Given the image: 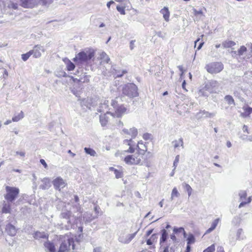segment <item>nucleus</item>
<instances>
[{"instance_id": "f257e3e1", "label": "nucleus", "mask_w": 252, "mask_h": 252, "mask_svg": "<svg viewBox=\"0 0 252 252\" xmlns=\"http://www.w3.org/2000/svg\"><path fill=\"white\" fill-rule=\"evenodd\" d=\"M58 241L60 247L57 252H68L74 249V238L71 234L60 235Z\"/></svg>"}, {"instance_id": "f03ea898", "label": "nucleus", "mask_w": 252, "mask_h": 252, "mask_svg": "<svg viewBox=\"0 0 252 252\" xmlns=\"http://www.w3.org/2000/svg\"><path fill=\"white\" fill-rule=\"evenodd\" d=\"M123 144L129 147L128 149L125 150L124 152L128 153H133L135 150H137V153H139L142 157L147 150V146L142 140L139 141L138 142L136 147H135V143L132 139L125 140L124 141Z\"/></svg>"}, {"instance_id": "7ed1b4c3", "label": "nucleus", "mask_w": 252, "mask_h": 252, "mask_svg": "<svg viewBox=\"0 0 252 252\" xmlns=\"http://www.w3.org/2000/svg\"><path fill=\"white\" fill-rule=\"evenodd\" d=\"M94 56V51L92 49H89L79 53L73 59V61L78 63H88Z\"/></svg>"}, {"instance_id": "20e7f679", "label": "nucleus", "mask_w": 252, "mask_h": 252, "mask_svg": "<svg viewBox=\"0 0 252 252\" xmlns=\"http://www.w3.org/2000/svg\"><path fill=\"white\" fill-rule=\"evenodd\" d=\"M111 106L114 109V112L110 111V114L113 117H121L126 113V108L123 105H120L116 99H112Z\"/></svg>"}, {"instance_id": "39448f33", "label": "nucleus", "mask_w": 252, "mask_h": 252, "mask_svg": "<svg viewBox=\"0 0 252 252\" xmlns=\"http://www.w3.org/2000/svg\"><path fill=\"white\" fill-rule=\"evenodd\" d=\"M123 94L129 97L133 98L138 95L137 87L133 83H128L125 85L122 89Z\"/></svg>"}, {"instance_id": "423d86ee", "label": "nucleus", "mask_w": 252, "mask_h": 252, "mask_svg": "<svg viewBox=\"0 0 252 252\" xmlns=\"http://www.w3.org/2000/svg\"><path fill=\"white\" fill-rule=\"evenodd\" d=\"M5 190L4 198L6 201L11 202H13L16 199L20 192L18 188L8 186L5 187Z\"/></svg>"}, {"instance_id": "0eeeda50", "label": "nucleus", "mask_w": 252, "mask_h": 252, "mask_svg": "<svg viewBox=\"0 0 252 252\" xmlns=\"http://www.w3.org/2000/svg\"><path fill=\"white\" fill-rule=\"evenodd\" d=\"M143 157L139 153L126 156L124 158V161L128 165H137L141 163Z\"/></svg>"}, {"instance_id": "6e6552de", "label": "nucleus", "mask_w": 252, "mask_h": 252, "mask_svg": "<svg viewBox=\"0 0 252 252\" xmlns=\"http://www.w3.org/2000/svg\"><path fill=\"white\" fill-rule=\"evenodd\" d=\"M205 69L211 74L220 72L223 69V65L220 62L211 63L206 64Z\"/></svg>"}, {"instance_id": "1a4fd4ad", "label": "nucleus", "mask_w": 252, "mask_h": 252, "mask_svg": "<svg viewBox=\"0 0 252 252\" xmlns=\"http://www.w3.org/2000/svg\"><path fill=\"white\" fill-rule=\"evenodd\" d=\"M60 218L67 220V224L65 226L66 229L69 230L74 228L75 225L71 222V220H73V218L71 216V212L70 211H63L60 215Z\"/></svg>"}, {"instance_id": "9d476101", "label": "nucleus", "mask_w": 252, "mask_h": 252, "mask_svg": "<svg viewBox=\"0 0 252 252\" xmlns=\"http://www.w3.org/2000/svg\"><path fill=\"white\" fill-rule=\"evenodd\" d=\"M52 184L54 188L59 191L64 188L67 185L66 181L61 177H58L54 179L52 181Z\"/></svg>"}, {"instance_id": "9b49d317", "label": "nucleus", "mask_w": 252, "mask_h": 252, "mask_svg": "<svg viewBox=\"0 0 252 252\" xmlns=\"http://www.w3.org/2000/svg\"><path fill=\"white\" fill-rule=\"evenodd\" d=\"M21 5L26 8H32L36 5L40 0H20Z\"/></svg>"}, {"instance_id": "f8f14e48", "label": "nucleus", "mask_w": 252, "mask_h": 252, "mask_svg": "<svg viewBox=\"0 0 252 252\" xmlns=\"http://www.w3.org/2000/svg\"><path fill=\"white\" fill-rule=\"evenodd\" d=\"M32 54L35 58H39L41 56V53L45 51L44 47L40 45L34 46L33 49L31 50Z\"/></svg>"}, {"instance_id": "ddd939ff", "label": "nucleus", "mask_w": 252, "mask_h": 252, "mask_svg": "<svg viewBox=\"0 0 252 252\" xmlns=\"http://www.w3.org/2000/svg\"><path fill=\"white\" fill-rule=\"evenodd\" d=\"M109 101L107 100H102L101 102L99 104V106L97 108V111L100 113H106L107 114H110L109 111H108Z\"/></svg>"}, {"instance_id": "4468645a", "label": "nucleus", "mask_w": 252, "mask_h": 252, "mask_svg": "<svg viewBox=\"0 0 252 252\" xmlns=\"http://www.w3.org/2000/svg\"><path fill=\"white\" fill-rule=\"evenodd\" d=\"M137 232L132 234H129L126 236H121L119 238V241L124 244H128L135 236Z\"/></svg>"}, {"instance_id": "2eb2a0df", "label": "nucleus", "mask_w": 252, "mask_h": 252, "mask_svg": "<svg viewBox=\"0 0 252 252\" xmlns=\"http://www.w3.org/2000/svg\"><path fill=\"white\" fill-rule=\"evenodd\" d=\"M215 113H209L208 111L205 110H201L199 112L197 113L196 117L197 119H202L205 118H211L215 116Z\"/></svg>"}, {"instance_id": "dca6fc26", "label": "nucleus", "mask_w": 252, "mask_h": 252, "mask_svg": "<svg viewBox=\"0 0 252 252\" xmlns=\"http://www.w3.org/2000/svg\"><path fill=\"white\" fill-rule=\"evenodd\" d=\"M123 132L125 134L129 135L131 137L130 139L135 138L138 134L137 129L135 127L129 129L125 128L123 130Z\"/></svg>"}, {"instance_id": "f3484780", "label": "nucleus", "mask_w": 252, "mask_h": 252, "mask_svg": "<svg viewBox=\"0 0 252 252\" xmlns=\"http://www.w3.org/2000/svg\"><path fill=\"white\" fill-rule=\"evenodd\" d=\"M5 231L10 236H14L17 233L16 228L10 223H8L6 225Z\"/></svg>"}, {"instance_id": "a211bd4d", "label": "nucleus", "mask_w": 252, "mask_h": 252, "mask_svg": "<svg viewBox=\"0 0 252 252\" xmlns=\"http://www.w3.org/2000/svg\"><path fill=\"white\" fill-rule=\"evenodd\" d=\"M176 248L175 245L163 246L160 245L158 252H175Z\"/></svg>"}, {"instance_id": "6ab92c4d", "label": "nucleus", "mask_w": 252, "mask_h": 252, "mask_svg": "<svg viewBox=\"0 0 252 252\" xmlns=\"http://www.w3.org/2000/svg\"><path fill=\"white\" fill-rule=\"evenodd\" d=\"M46 251L48 252H56L55 246L53 243L47 242L44 243Z\"/></svg>"}, {"instance_id": "aec40b11", "label": "nucleus", "mask_w": 252, "mask_h": 252, "mask_svg": "<svg viewBox=\"0 0 252 252\" xmlns=\"http://www.w3.org/2000/svg\"><path fill=\"white\" fill-rule=\"evenodd\" d=\"M79 202V198L77 195L74 196V202L72 206L73 209H74V211L79 212L80 213H82V208L81 206L80 205Z\"/></svg>"}, {"instance_id": "412c9836", "label": "nucleus", "mask_w": 252, "mask_h": 252, "mask_svg": "<svg viewBox=\"0 0 252 252\" xmlns=\"http://www.w3.org/2000/svg\"><path fill=\"white\" fill-rule=\"evenodd\" d=\"M12 202L7 201L4 202L3 204L2 212L3 213H10L11 206Z\"/></svg>"}, {"instance_id": "4be33fe9", "label": "nucleus", "mask_w": 252, "mask_h": 252, "mask_svg": "<svg viewBox=\"0 0 252 252\" xmlns=\"http://www.w3.org/2000/svg\"><path fill=\"white\" fill-rule=\"evenodd\" d=\"M42 184L40 186V188L42 189H47L50 187V179L48 178H44L42 180Z\"/></svg>"}, {"instance_id": "5701e85b", "label": "nucleus", "mask_w": 252, "mask_h": 252, "mask_svg": "<svg viewBox=\"0 0 252 252\" xmlns=\"http://www.w3.org/2000/svg\"><path fill=\"white\" fill-rule=\"evenodd\" d=\"M160 13L163 15V17L166 22L169 21L170 12L167 7H164L160 10Z\"/></svg>"}, {"instance_id": "b1692460", "label": "nucleus", "mask_w": 252, "mask_h": 252, "mask_svg": "<svg viewBox=\"0 0 252 252\" xmlns=\"http://www.w3.org/2000/svg\"><path fill=\"white\" fill-rule=\"evenodd\" d=\"M109 170L114 171V173L115 175V177L117 179L122 178L123 176V169L121 168H120L119 169H115V168H114L113 167H110L109 168Z\"/></svg>"}, {"instance_id": "393cba45", "label": "nucleus", "mask_w": 252, "mask_h": 252, "mask_svg": "<svg viewBox=\"0 0 252 252\" xmlns=\"http://www.w3.org/2000/svg\"><path fill=\"white\" fill-rule=\"evenodd\" d=\"M96 218H97V216H93L92 214L88 212L83 215V220L86 222H90Z\"/></svg>"}, {"instance_id": "a878e982", "label": "nucleus", "mask_w": 252, "mask_h": 252, "mask_svg": "<svg viewBox=\"0 0 252 252\" xmlns=\"http://www.w3.org/2000/svg\"><path fill=\"white\" fill-rule=\"evenodd\" d=\"M244 112L241 113V116L243 117H249L252 113V108L249 106H244L243 107Z\"/></svg>"}, {"instance_id": "bb28decb", "label": "nucleus", "mask_w": 252, "mask_h": 252, "mask_svg": "<svg viewBox=\"0 0 252 252\" xmlns=\"http://www.w3.org/2000/svg\"><path fill=\"white\" fill-rule=\"evenodd\" d=\"M220 221V219L219 218L215 220L212 223L211 226L206 230V233H209L213 231L218 225Z\"/></svg>"}, {"instance_id": "cd10ccee", "label": "nucleus", "mask_w": 252, "mask_h": 252, "mask_svg": "<svg viewBox=\"0 0 252 252\" xmlns=\"http://www.w3.org/2000/svg\"><path fill=\"white\" fill-rule=\"evenodd\" d=\"M109 114H107L106 113L104 114H101L100 115V122L102 126H105L108 122V117L107 115Z\"/></svg>"}, {"instance_id": "c85d7f7f", "label": "nucleus", "mask_w": 252, "mask_h": 252, "mask_svg": "<svg viewBox=\"0 0 252 252\" xmlns=\"http://www.w3.org/2000/svg\"><path fill=\"white\" fill-rule=\"evenodd\" d=\"M172 144L174 148H177L180 146L184 148V142L182 138H179L178 140H175L172 141Z\"/></svg>"}, {"instance_id": "c756f323", "label": "nucleus", "mask_w": 252, "mask_h": 252, "mask_svg": "<svg viewBox=\"0 0 252 252\" xmlns=\"http://www.w3.org/2000/svg\"><path fill=\"white\" fill-rule=\"evenodd\" d=\"M48 235L45 232H36L33 235V237L36 239L41 238H48Z\"/></svg>"}, {"instance_id": "7c9ffc66", "label": "nucleus", "mask_w": 252, "mask_h": 252, "mask_svg": "<svg viewBox=\"0 0 252 252\" xmlns=\"http://www.w3.org/2000/svg\"><path fill=\"white\" fill-rule=\"evenodd\" d=\"M168 233L166 230L163 229L161 230V237L160 238V245H162V244L165 242L167 238Z\"/></svg>"}, {"instance_id": "2f4dec72", "label": "nucleus", "mask_w": 252, "mask_h": 252, "mask_svg": "<svg viewBox=\"0 0 252 252\" xmlns=\"http://www.w3.org/2000/svg\"><path fill=\"white\" fill-rule=\"evenodd\" d=\"M235 45V42L232 40H225L222 43V45L224 48H230Z\"/></svg>"}, {"instance_id": "473e14b6", "label": "nucleus", "mask_w": 252, "mask_h": 252, "mask_svg": "<svg viewBox=\"0 0 252 252\" xmlns=\"http://www.w3.org/2000/svg\"><path fill=\"white\" fill-rule=\"evenodd\" d=\"M180 195V193L178 191L177 189L174 187L172 190L171 194L170 200L172 201L175 198L179 197Z\"/></svg>"}, {"instance_id": "72a5a7b5", "label": "nucleus", "mask_w": 252, "mask_h": 252, "mask_svg": "<svg viewBox=\"0 0 252 252\" xmlns=\"http://www.w3.org/2000/svg\"><path fill=\"white\" fill-rule=\"evenodd\" d=\"M111 72L115 76V77H122L124 74L127 72L126 70H123L121 72L120 71H118L114 68L112 69Z\"/></svg>"}, {"instance_id": "f704fd0d", "label": "nucleus", "mask_w": 252, "mask_h": 252, "mask_svg": "<svg viewBox=\"0 0 252 252\" xmlns=\"http://www.w3.org/2000/svg\"><path fill=\"white\" fill-rule=\"evenodd\" d=\"M187 246H190V245L193 244L195 242V239L192 234H189L187 239Z\"/></svg>"}, {"instance_id": "c9c22d12", "label": "nucleus", "mask_w": 252, "mask_h": 252, "mask_svg": "<svg viewBox=\"0 0 252 252\" xmlns=\"http://www.w3.org/2000/svg\"><path fill=\"white\" fill-rule=\"evenodd\" d=\"M182 186L183 188L185 189H186V191L188 192L189 196H190L192 193V189L190 185L187 183H184L182 184Z\"/></svg>"}, {"instance_id": "e433bc0d", "label": "nucleus", "mask_w": 252, "mask_h": 252, "mask_svg": "<svg viewBox=\"0 0 252 252\" xmlns=\"http://www.w3.org/2000/svg\"><path fill=\"white\" fill-rule=\"evenodd\" d=\"M233 92L234 95L240 98L241 96V93L242 92H243V90L240 87H236Z\"/></svg>"}, {"instance_id": "4c0bfd02", "label": "nucleus", "mask_w": 252, "mask_h": 252, "mask_svg": "<svg viewBox=\"0 0 252 252\" xmlns=\"http://www.w3.org/2000/svg\"><path fill=\"white\" fill-rule=\"evenodd\" d=\"M24 113L22 111H21V112L17 115V116H15L13 117L12 119V121L14 122H17L21 120L22 118H24Z\"/></svg>"}, {"instance_id": "58836bf2", "label": "nucleus", "mask_w": 252, "mask_h": 252, "mask_svg": "<svg viewBox=\"0 0 252 252\" xmlns=\"http://www.w3.org/2000/svg\"><path fill=\"white\" fill-rule=\"evenodd\" d=\"M84 150L87 154L91 156L94 157L96 155L95 151L92 148L85 147Z\"/></svg>"}, {"instance_id": "ea45409f", "label": "nucleus", "mask_w": 252, "mask_h": 252, "mask_svg": "<svg viewBox=\"0 0 252 252\" xmlns=\"http://www.w3.org/2000/svg\"><path fill=\"white\" fill-rule=\"evenodd\" d=\"M224 99L227 101V103L229 105H235L234 100L232 96L229 95H227L225 96Z\"/></svg>"}, {"instance_id": "a19ab883", "label": "nucleus", "mask_w": 252, "mask_h": 252, "mask_svg": "<svg viewBox=\"0 0 252 252\" xmlns=\"http://www.w3.org/2000/svg\"><path fill=\"white\" fill-rule=\"evenodd\" d=\"M66 67L68 71H72L75 68V65L70 61L67 60L66 62Z\"/></svg>"}, {"instance_id": "79ce46f5", "label": "nucleus", "mask_w": 252, "mask_h": 252, "mask_svg": "<svg viewBox=\"0 0 252 252\" xmlns=\"http://www.w3.org/2000/svg\"><path fill=\"white\" fill-rule=\"evenodd\" d=\"M101 59L103 60L104 62H105L106 63H108L110 61V58L107 56V55L105 52H102L100 54Z\"/></svg>"}, {"instance_id": "37998d69", "label": "nucleus", "mask_w": 252, "mask_h": 252, "mask_svg": "<svg viewBox=\"0 0 252 252\" xmlns=\"http://www.w3.org/2000/svg\"><path fill=\"white\" fill-rule=\"evenodd\" d=\"M7 7L9 9L12 8L13 9H17L18 8V4L17 3H14L12 1H9L7 3Z\"/></svg>"}, {"instance_id": "c03bdc74", "label": "nucleus", "mask_w": 252, "mask_h": 252, "mask_svg": "<svg viewBox=\"0 0 252 252\" xmlns=\"http://www.w3.org/2000/svg\"><path fill=\"white\" fill-rule=\"evenodd\" d=\"M236 239L237 240H241L244 239L243 231L242 229H239L237 231Z\"/></svg>"}, {"instance_id": "a18cd8bd", "label": "nucleus", "mask_w": 252, "mask_h": 252, "mask_svg": "<svg viewBox=\"0 0 252 252\" xmlns=\"http://www.w3.org/2000/svg\"><path fill=\"white\" fill-rule=\"evenodd\" d=\"M247 51V48L245 46H241L238 51V56H241Z\"/></svg>"}, {"instance_id": "49530a36", "label": "nucleus", "mask_w": 252, "mask_h": 252, "mask_svg": "<svg viewBox=\"0 0 252 252\" xmlns=\"http://www.w3.org/2000/svg\"><path fill=\"white\" fill-rule=\"evenodd\" d=\"M239 196L241 200H243L245 199L247 196V193L245 190H240L239 192Z\"/></svg>"}, {"instance_id": "de8ad7c7", "label": "nucleus", "mask_w": 252, "mask_h": 252, "mask_svg": "<svg viewBox=\"0 0 252 252\" xmlns=\"http://www.w3.org/2000/svg\"><path fill=\"white\" fill-rule=\"evenodd\" d=\"M32 55V52L30 51L28 53L23 54L22 55V59L24 61H26Z\"/></svg>"}, {"instance_id": "09e8293b", "label": "nucleus", "mask_w": 252, "mask_h": 252, "mask_svg": "<svg viewBox=\"0 0 252 252\" xmlns=\"http://www.w3.org/2000/svg\"><path fill=\"white\" fill-rule=\"evenodd\" d=\"M156 238V234H153L152 235L151 238L148 239L146 241L147 244L148 245H152L153 244V242Z\"/></svg>"}, {"instance_id": "8fccbe9b", "label": "nucleus", "mask_w": 252, "mask_h": 252, "mask_svg": "<svg viewBox=\"0 0 252 252\" xmlns=\"http://www.w3.org/2000/svg\"><path fill=\"white\" fill-rule=\"evenodd\" d=\"M179 159L180 156L177 155L173 162V167L174 168V169H176L177 166H178V163L179 162Z\"/></svg>"}, {"instance_id": "3c124183", "label": "nucleus", "mask_w": 252, "mask_h": 252, "mask_svg": "<svg viewBox=\"0 0 252 252\" xmlns=\"http://www.w3.org/2000/svg\"><path fill=\"white\" fill-rule=\"evenodd\" d=\"M215 250V245L213 244L206 249L204 250L203 252H214Z\"/></svg>"}, {"instance_id": "603ef678", "label": "nucleus", "mask_w": 252, "mask_h": 252, "mask_svg": "<svg viewBox=\"0 0 252 252\" xmlns=\"http://www.w3.org/2000/svg\"><path fill=\"white\" fill-rule=\"evenodd\" d=\"M90 76L85 75L83 78L79 79V81L82 83H87L89 81Z\"/></svg>"}, {"instance_id": "864d4df0", "label": "nucleus", "mask_w": 252, "mask_h": 252, "mask_svg": "<svg viewBox=\"0 0 252 252\" xmlns=\"http://www.w3.org/2000/svg\"><path fill=\"white\" fill-rule=\"evenodd\" d=\"M173 232L174 233H183V232H184V229L183 227H174L173 229Z\"/></svg>"}, {"instance_id": "5fc2aeb1", "label": "nucleus", "mask_w": 252, "mask_h": 252, "mask_svg": "<svg viewBox=\"0 0 252 252\" xmlns=\"http://www.w3.org/2000/svg\"><path fill=\"white\" fill-rule=\"evenodd\" d=\"M117 10L122 15H125L126 14V12H125V7H122V6H117Z\"/></svg>"}, {"instance_id": "6e6d98bb", "label": "nucleus", "mask_w": 252, "mask_h": 252, "mask_svg": "<svg viewBox=\"0 0 252 252\" xmlns=\"http://www.w3.org/2000/svg\"><path fill=\"white\" fill-rule=\"evenodd\" d=\"M193 13L194 15L196 16L198 15L203 16V13L202 10H197L195 9H193Z\"/></svg>"}, {"instance_id": "4d7b16f0", "label": "nucleus", "mask_w": 252, "mask_h": 252, "mask_svg": "<svg viewBox=\"0 0 252 252\" xmlns=\"http://www.w3.org/2000/svg\"><path fill=\"white\" fill-rule=\"evenodd\" d=\"M100 210V208L98 206H97V205L95 206V207L94 208V211L95 213V216H97V218L98 217V216L99 214Z\"/></svg>"}, {"instance_id": "13d9d810", "label": "nucleus", "mask_w": 252, "mask_h": 252, "mask_svg": "<svg viewBox=\"0 0 252 252\" xmlns=\"http://www.w3.org/2000/svg\"><path fill=\"white\" fill-rule=\"evenodd\" d=\"M135 40H132L129 43V48L131 50H132L135 47Z\"/></svg>"}, {"instance_id": "bf43d9fd", "label": "nucleus", "mask_w": 252, "mask_h": 252, "mask_svg": "<svg viewBox=\"0 0 252 252\" xmlns=\"http://www.w3.org/2000/svg\"><path fill=\"white\" fill-rule=\"evenodd\" d=\"M150 137H151V135L149 133H145L143 134V139H144L145 140H148L150 138Z\"/></svg>"}, {"instance_id": "052dcab7", "label": "nucleus", "mask_w": 252, "mask_h": 252, "mask_svg": "<svg viewBox=\"0 0 252 252\" xmlns=\"http://www.w3.org/2000/svg\"><path fill=\"white\" fill-rule=\"evenodd\" d=\"M40 162L41 163V164H42L44 166V167L45 168H47L48 165H47V163H46V162H45V160H44V159H41L40 160Z\"/></svg>"}, {"instance_id": "680f3d73", "label": "nucleus", "mask_w": 252, "mask_h": 252, "mask_svg": "<svg viewBox=\"0 0 252 252\" xmlns=\"http://www.w3.org/2000/svg\"><path fill=\"white\" fill-rule=\"evenodd\" d=\"M16 154L17 155H19L21 157H25V152H23V151H21V152H19V151H17L16 152Z\"/></svg>"}, {"instance_id": "e2e57ef3", "label": "nucleus", "mask_w": 252, "mask_h": 252, "mask_svg": "<svg viewBox=\"0 0 252 252\" xmlns=\"http://www.w3.org/2000/svg\"><path fill=\"white\" fill-rule=\"evenodd\" d=\"M179 69L180 70V71H181V77L182 76V75H183V73H184V70H183V66H181V65H179L178 66Z\"/></svg>"}, {"instance_id": "0e129e2a", "label": "nucleus", "mask_w": 252, "mask_h": 252, "mask_svg": "<svg viewBox=\"0 0 252 252\" xmlns=\"http://www.w3.org/2000/svg\"><path fill=\"white\" fill-rule=\"evenodd\" d=\"M8 72L7 71V70L6 69H4L3 78L4 79H6L7 78V77L8 76Z\"/></svg>"}, {"instance_id": "69168bd1", "label": "nucleus", "mask_w": 252, "mask_h": 252, "mask_svg": "<svg viewBox=\"0 0 252 252\" xmlns=\"http://www.w3.org/2000/svg\"><path fill=\"white\" fill-rule=\"evenodd\" d=\"M217 252H224L223 248L221 247H218L217 248Z\"/></svg>"}, {"instance_id": "338daca9", "label": "nucleus", "mask_w": 252, "mask_h": 252, "mask_svg": "<svg viewBox=\"0 0 252 252\" xmlns=\"http://www.w3.org/2000/svg\"><path fill=\"white\" fill-rule=\"evenodd\" d=\"M248 137V136L247 135H242L240 137V138L242 139L243 140L247 141V138Z\"/></svg>"}, {"instance_id": "774afa93", "label": "nucleus", "mask_w": 252, "mask_h": 252, "mask_svg": "<svg viewBox=\"0 0 252 252\" xmlns=\"http://www.w3.org/2000/svg\"><path fill=\"white\" fill-rule=\"evenodd\" d=\"M170 238L173 242L176 241V237L174 234L170 235Z\"/></svg>"}]
</instances>
